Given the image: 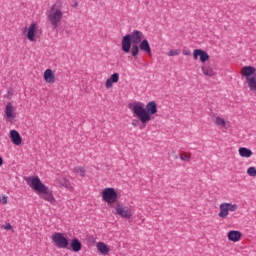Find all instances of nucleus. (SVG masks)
<instances>
[{"mask_svg": "<svg viewBox=\"0 0 256 256\" xmlns=\"http://www.w3.org/2000/svg\"><path fill=\"white\" fill-rule=\"evenodd\" d=\"M96 247L99 253H101V255H109V251H110L109 246L104 242H98Z\"/></svg>", "mask_w": 256, "mask_h": 256, "instance_id": "4468645a", "label": "nucleus"}, {"mask_svg": "<svg viewBox=\"0 0 256 256\" xmlns=\"http://www.w3.org/2000/svg\"><path fill=\"white\" fill-rule=\"evenodd\" d=\"M183 55L189 56V55H191V51H184V52H183Z\"/></svg>", "mask_w": 256, "mask_h": 256, "instance_id": "72a5a7b5", "label": "nucleus"}, {"mask_svg": "<svg viewBox=\"0 0 256 256\" xmlns=\"http://www.w3.org/2000/svg\"><path fill=\"white\" fill-rule=\"evenodd\" d=\"M73 172L76 173V175H79L80 177H85V167L83 166H77L73 169Z\"/></svg>", "mask_w": 256, "mask_h": 256, "instance_id": "5701e85b", "label": "nucleus"}, {"mask_svg": "<svg viewBox=\"0 0 256 256\" xmlns=\"http://www.w3.org/2000/svg\"><path fill=\"white\" fill-rule=\"evenodd\" d=\"M216 125L220 126V127H225L226 123H225V119L217 116L216 117V121H215Z\"/></svg>", "mask_w": 256, "mask_h": 256, "instance_id": "a878e982", "label": "nucleus"}, {"mask_svg": "<svg viewBox=\"0 0 256 256\" xmlns=\"http://www.w3.org/2000/svg\"><path fill=\"white\" fill-rule=\"evenodd\" d=\"M248 86L250 87L251 91H256V75L247 78Z\"/></svg>", "mask_w": 256, "mask_h": 256, "instance_id": "4be33fe9", "label": "nucleus"}, {"mask_svg": "<svg viewBox=\"0 0 256 256\" xmlns=\"http://www.w3.org/2000/svg\"><path fill=\"white\" fill-rule=\"evenodd\" d=\"M77 5H78L77 3H76V4H74V7H77Z\"/></svg>", "mask_w": 256, "mask_h": 256, "instance_id": "e433bc0d", "label": "nucleus"}, {"mask_svg": "<svg viewBox=\"0 0 256 256\" xmlns=\"http://www.w3.org/2000/svg\"><path fill=\"white\" fill-rule=\"evenodd\" d=\"M203 74L206 75V77H214L215 70L209 66H202Z\"/></svg>", "mask_w": 256, "mask_h": 256, "instance_id": "412c9836", "label": "nucleus"}, {"mask_svg": "<svg viewBox=\"0 0 256 256\" xmlns=\"http://www.w3.org/2000/svg\"><path fill=\"white\" fill-rule=\"evenodd\" d=\"M143 39V32L134 30L131 34H127L122 38V51L129 53L131 51V43L133 45H139Z\"/></svg>", "mask_w": 256, "mask_h": 256, "instance_id": "20e7f679", "label": "nucleus"}, {"mask_svg": "<svg viewBox=\"0 0 256 256\" xmlns=\"http://www.w3.org/2000/svg\"><path fill=\"white\" fill-rule=\"evenodd\" d=\"M57 181L62 187H65V189H73V186H71V182L67 180V178H57Z\"/></svg>", "mask_w": 256, "mask_h": 256, "instance_id": "6ab92c4d", "label": "nucleus"}, {"mask_svg": "<svg viewBox=\"0 0 256 256\" xmlns=\"http://www.w3.org/2000/svg\"><path fill=\"white\" fill-rule=\"evenodd\" d=\"M175 55H179V50H170L168 52L169 57H175Z\"/></svg>", "mask_w": 256, "mask_h": 256, "instance_id": "c85d7f7f", "label": "nucleus"}, {"mask_svg": "<svg viewBox=\"0 0 256 256\" xmlns=\"http://www.w3.org/2000/svg\"><path fill=\"white\" fill-rule=\"evenodd\" d=\"M116 215H119L123 219H131L133 217V210L131 206H125L124 204H117L115 207Z\"/></svg>", "mask_w": 256, "mask_h": 256, "instance_id": "423d86ee", "label": "nucleus"}, {"mask_svg": "<svg viewBox=\"0 0 256 256\" xmlns=\"http://www.w3.org/2000/svg\"><path fill=\"white\" fill-rule=\"evenodd\" d=\"M35 31H37V24H30L27 34V38L29 39V41H35Z\"/></svg>", "mask_w": 256, "mask_h": 256, "instance_id": "2eb2a0df", "label": "nucleus"}, {"mask_svg": "<svg viewBox=\"0 0 256 256\" xmlns=\"http://www.w3.org/2000/svg\"><path fill=\"white\" fill-rule=\"evenodd\" d=\"M47 21L54 29L59 27V23L63 19V1L57 0L51 7L46 11Z\"/></svg>", "mask_w": 256, "mask_h": 256, "instance_id": "7ed1b4c3", "label": "nucleus"}, {"mask_svg": "<svg viewBox=\"0 0 256 256\" xmlns=\"http://www.w3.org/2000/svg\"><path fill=\"white\" fill-rule=\"evenodd\" d=\"M200 61L202 63H206V61H209V54L206 51H203L200 49Z\"/></svg>", "mask_w": 256, "mask_h": 256, "instance_id": "b1692460", "label": "nucleus"}, {"mask_svg": "<svg viewBox=\"0 0 256 256\" xmlns=\"http://www.w3.org/2000/svg\"><path fill=\"white\" fill-rule=\"evenodd\" d=\"M3 165V158L0 156V167Z\"/></svg>", "mask_w": 256, "mask_h": 256, "instance_id": "c9c22d12", "label": "nucleus"}, {"mask_svg": "<svg viewBox=\"0 0 256 256\" xmlns=\"http://www.w3.org/2000/svg\"><path fill=\"white\" fill-rule=\"evenodd\" d=\"M139 48L140 51L147 53V55H151V46L149 45V41L147 39H144L140 42Z\"/></svg>", "mask_w": 256, "mask_h": 256, "instance_id": "9b49d317", "label": "nucleus"}, {"mask_svg": "<svg viewBox=\"0 0 256 256\" xmlns=\"http://www.w3.org/2000/svg\"><path fill=\"white\" fill-rule=\"evenodd\" d=\"M27 184L31 189H34L39 195H41V198L44 199V201H48V203H51V205H55L56 200L55 196H53V192L49 189V187L45 186L43 182H41V179L39 177L34 178H28Z\"/></svg>", "mask_w": 256, "mask_h": 256, "instance_id": "f03ea898", "label": "nucleus"}, {"mask_svg": "<svg viewBox=\"0 0 256 256\" xmlns=\"http://www.w3.org/2000/svg\"><path fill=\"white\" fill-rule=\"evenodd\" d=\"M193 57L195 60L199 59L200 57V49H195L193 53Z\"/></svg>", "mask_w": 256, "mask_h": 256, "instance_id": "c756f323", "label": "nucleus"}, {"mask_svg": "<svg viewBox=\"0 0 256 256\" xmlns=\"http://www.w3.org/2000/svg\"><path fill=\"white\" fill-rule=\"evenodd\" d=\"M7 199H8L7 196H2V204L3 205H7Z\"/></svg>", "mask_w": 256, "mask_h": 256, "instance_id": "2f4dec72", "label": "nucleus"}, {"mask_svg": "<svg viewBox=\"0 0 256 256\" xmlns=\"http://www.w3.org/2000/svg\"><path fill=\"white\" fill-rule=\"evenodd\" d=\"M139 46L137 44H133L132 47L130 46L131 55L132 57H137L139 55Z\"/></svg>", "mask_w": 256, "mask_h": 256, "instance_id": "393cba45", "label": "nucleus"}, {"mask_svg": "<svg viewBox=\"0 0 256 256\" xmlns=\"http://www.w3.org/2000/svg\"><path fill=\"white\" fill-rule=\"evenodd\" d=\"M70 247H71L72 251H74V253H79V251H81L82 244L79 241V239L74 238L71 242Z\"/></svg>", "mask_w": 256, "mask_h": 256, "instance_id": "f3484780", "label": "nucleus"}, {"mask_svg": "<svg viewBox=\"0 0 256 256\" xmlns=\"http://www.w3.org/2000/svg\"><path fill=\"white\" fill-rule=\"evenodd\" d=\"M129 109H131L133 117H137L142 123L143 127H140V129H143L144 127H147L149 121L153 119L151 115H155V113H157V102H148L146 108L145 104L141 102H138L136 104H129Z\"/></svg>", "mask_w": 256, "mask_h": 256, "instance_id": "f257e3e1", "label": "nucleus"}, {"mask_svg": "<svg viewBox=\"0 0 256 256\" xmlns=\"http://www.w3.org/2000/svg\"><path fill=\"white\" fill-rule=\"evenodd\" d=\"M102 198L108 205H113V203L117 202V192L113 188H106L102 192Z\"/></svg>", "mask_w": 256, "mask_h": 256, "instance_id": "0eeeda50", "label": "nucleus"}, {"mask_svg": "<svg viewBox=\"0 0 256 256\" xmlns=\"http://www.w3.org/2000/svg\"><path fill=\"white\" fill-rule=\"evenodd\" d=\"M247 174L250 176V177H256V168L255 167H249L247 169Z\"/></svg>", "mask_w": 256, "mask_h": 256, "instance_id": "cd10ccee", "label": "nucleus"}, {"mask_svg": "<svg viewBox=\"0 0 256 256\" xmlns=\"http://www.w3.org/2000/svg\"><path fill=\"white\" fill-rule=\"evenodd\" d=\"M242 71H243L244 77H247V79H249V77H251V75H253L255 73V67L244 66L242 68Z\"/></svg>", "mask_w": 256, "mask_h": 256, "instance_id": "a211bd4d", "label": "nucleus"}, {"mask_svg": "<svg viewBox=\"0 0 256 256\" xmlns=\"http://www.w3.org/2000/svg\"><path fill=\"white\" fill-rule=\"evenodd\" d=\"M10 139L14 145H21L23 143V139L21 138V134L17 132V130L10 131Z\"/></svg>", "mask_w": 256, "mask_h": 256, "instance_id": "1a4fd4ad", "label": "nucleus"}, {"mask_svg": "<svg viewBox=\"0 0 256 256\" xmlns=\"http://www.w3.org/2000/svg\"><path fill=\"white\" fill-rule=\"evenodd\" d=\"M228 239L229 241L237 243V241H240L241 239V232L237 230H231L230 232H228Z\"/></svg>", "mask_w": 256, "mask_h": 256, "instance_id": "ddd939ff", "label": "nucleus"}, {"mask_svg": "<svg viewBox=\"0 0 256 256\" xmlns=\"http://www.w3.org/2000/svg\"><path fill=\"white\" fill-rule=\"evenodd\" d=\"M52 242L58 249H69V240L61 232L52 235Z\"/></svg>", "mask_w": 256, "mask_h": 256, "instance_id": "39448f33", "label": "nucleus"}, {"mask_svg": "<svg viewBox=\"0 0 256 256\" xmlns=\"http://www.w3.org/2000/svg\"><path fill=\"white\" fill-rule=\"evenodd\" d=\"M5 115L8 119H15V113L13 110V104H11V102H9L6 105V109H5Z\"/></svg>", "mask_w": 256, "mask_h": 256, "instance_id": "dca6fc26", "label": "nucleus"}, {"mask_svg": "<svg viewBox=\"0 0 256 256\" xmlns=\"http://www.w3.org/2000/svg\"><path fill=\"white\" fill-rule=\"evenodd\" d=\"M181 161H191V154L182 153L180 154Z\"/></svg>", "mask_w": 256, "mask_h": 256, "instance_id": "bb28decb", "label": "nucleus"}, {"mask_svg": "<svg viewBox=\"0 0 256 256\" xmlns=\"http://www.w3.org/2000/svg\"><path fill=\"white\" fill-rule=\"evenodd\" d=\"M137 123H139V120H133V121H132L133 127H137Z\"/></svg>", "mask_w": 256, "mask_h": 256, "instance_id": "473e14b6", "label": "nucleus"}, {"mask_svg": "<svg viewBox=\"0 0 256 256\" xmlns=\"http://www.w3.org/2000/svg\"><path fill=\"white\" fill-rule=\"evenodd\" d=\"M22 33H27V27L22 28Z\"/></svg>", "mask_w": 256, "mask_h": 256, "instance_id": "f704fd0d", "label": "nucleus"}, {"mask_svg": "<svg viewBox=\"0 0 256 256\" xmlns=\"http://www.w3.org/2000/svg\"><path fill=\"white\" fill-rule=\"evenodd\" d=\"M175 159H177V156H175Z\"/></svg>", "mask_w": 256, "mask_h": 256, "instance_id": "4c0bfd02", "label": "nucleus"}, {"mask_svg": "<svg viewBox=\"0 0 256 256\" xmlns=\"http://www.w3.org/2000/svg\"><path fill=\"white\" fill-rule=\"evenodd\" d=\"M44 79L46 83H50L51 85L55 83V74L53 73V70L47 69L44 72Z\"/></svg>", "mask_w": 256, "mask_h": 256, "instance_id": "f8f14e48", "label": "nucleus"}, {"mask_svg": "<svg viewBox=\"0 0 256 256\" xmlns=\"http://www.w3.org/2000/svg\"><path fill=\"white\" fill-rule=\"evenodd\" d=\"M237 204H231V203H222L220 205V212L218 213V217H221V219H227L230 212L237 211Z\"/></svg>", "mask_w": 256, "mask_h": 256, "instance_id": "6e6552de", "label": "nucleus"}, {"mask_svg": "<svg viewBox=\"0 0 256 256\" xmlns=\"http://www.w3.org/2000/svg\"><path fill=\"white\" fill-rule=\"evenodd\" d=\"M4 229L6 231H11V229H13V226H11V224L7 223L6 225H4Z\"/></svg>", "mask_w": 256, "mask_h": 256, "instance_id": "7c9ffc66", "label": "nucleus"}, {"mask_svg": "<svg viewBox=\"0 0 256 256\" xmlns=\"http://www.w3.org/2000/svg\"><path fill=\"white\" fill-rule=\"evenodd\" d=\"M113 83H119V73L112 74L109 79L106 80V89H111Z\"/></svg>", "mask_w": 256, "mask_h": 256, "instance_id": "9d476101", "label": "nucleus"}, {"mask_svg": "<svg viewBox=\"0 0 256 256\" xmlns=\"http://www.w3.org/2000/svg\"><path fill=\"white\" fill-rule=\"evenodd\" d=\"M239 154L241 157L249 158L251 155H253V151H251L249 148L242 147L239 148Z\"/></svg>", "mask_w": 256, "mask_h": 256, "instance_id": "aec40b11", "label": "nucleus"}]
</instances>
